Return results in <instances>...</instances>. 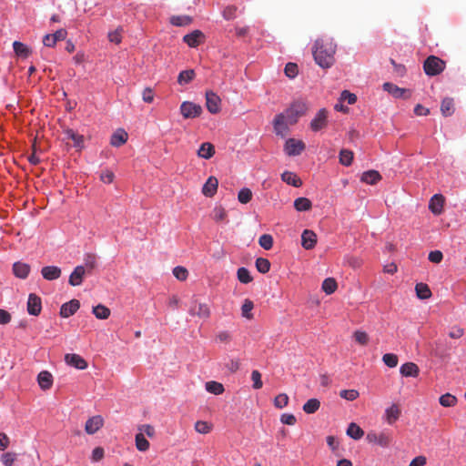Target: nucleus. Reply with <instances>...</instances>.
Returning <instances> with one entry per match:
<instances>
[{
    "mask_svg": "<svg viewBox=\"0 0 466 466\" xmlns=\"http://www.w3.org/2000/svg\"><path fill=\"white\" fill-rule=\"evenodd\" d=\"M337 45L331 38H319L312 46L314 60L321 68H329L335 63Z\"/></svg>",
    "mask_w": 466,
    "mask_h": 466,
    "instance_id": "obj_1",
    "label": "nucleus"
},
{
    "mask_svg": "<svg viewBox=\"0 0 466 466\" xmlns=\"http://www.w3.org/2000/svg\"><path fill=\"white\" fill-rule=\"evenodd\" d=\"M445 68V62L435 56H430L423 63V69L427 76H437Z\"/></svg>",
    "mask_w": 466,
    "mask_h": 466,
    "instance_id": "obj_2",
    "label": "nucleus"
},
{
    "mask_svg": "<svg viewBox=\"0 0 466 466\" xmlns=\"http://www.w3.org/2000/svg\"><path fill=\"white\" fill-rule=\"evenodd\" d=\"M308 107L306 103L302 101L294 102L289 108H288L283 114L288 119V122L290 125H294L297 123L299 116H303Z\"/></svg>",
    "mask_w": 466,
    "mask_h": 466,
    "instance_id": "obj_3",
    "label": "nucleus"
},
{
    "mask_svg": "<svg viewBox=\"0 0 466 466\" xmlns=\"http://www.w3.org/2000/svg\"><path fill=\"white\" fill-rule=\"evenodd\" d=\"M180 112L184 118H195L201 115V106L193 102L185 101L180 106Z\"/></svg>",
    "mask_w": 466,
    "mask_h": 466,
    "instance_id": "obj_4",
    "label": "nucleus"
},
{
    "mask_svg": "<svg viewBox=\"0 0 466 466\" xmlns=\"http://www.w3.org/2000/svg\"><path fill=\"white\" fill-rule=\"evenodd\" d=\"M328 111L321 108L318 111L315 117L310 122V128L314 132H318L327 127Z\"/></svg>",
    "mask_w": 466,
    "mask_h": 466,
    "instance_id": "obj_5",
    "label": "nucleus"
},
{
    "mask_svg": "<svg viewBox=\"0 0 466 466\" xmlns=\"http://www.w3.org/2000/svg\"><path fill=\"white\" fill-rule=\"evenodd\" d=\"M289 125L287 117L283 113L275 116L273 121L274 131L278 136L285 137L289 131Z\"/></svg>",
    "mask_w": 466,
    "mask_h": 466,
    "instance_id": "obj_6",
    "label": "nucleus"
},
{
    "mask_svg": "<svg viewBox=\"0 0 466 466\" xmlns=\"http://www.w3.org/2000/svg\"><path fill=\"white\" fill-rule=\"evenodd\" d=\"M220 104L221 99L216 93L213 91L206 92V106L211 114H218L220 111Z\"/></svg>",
    "mask_w": 466,
    "mask_h": 466,
    "instance_id": "obj_7",
    "label": "nucleus"
},
{
    "mask_svg": "<svg viewBox=\"0 0 466 466\" xmlns=\"http://www.w3.org/2000/svg\"><path fill=\"white\" fill-rule=\"evenodd\" d=\"M67 32L66 29L61 28L56 30L54 34H47L43 38L44 46L47 47H54L58 41H63L66 38Z\"/></svg>",
    "mask_w": 466,
    "mask_h": 466,
    "instance_id": "obj_8",
    "label": "nucleus"
},
{
    "mask_svg": "<svg viewBox=\"0 0 466 466\" xmlns=\"http://www.w3.org/2000/svg\"><path fill=\"white\" fill-rule=\"evenodd\" d=\"M305 149V144L301 140L289 138L285 143V151L289 156H299Z\"/></svg>",
    "mask_w": 466,
    "mask_h": 466,
    "instance_id": "obj_9",
    "label": "nucleus"
},
{
    "mask_svg": "<svg viewBox=\"0 0 466 466\" xmlns=\"http://www.w3.org/2000/svg\"><path fill=\"white\" fill-rule=\"evenodd\" d=\"M27 312L32 316H38L42 310V300L39 296L31 293L27 300Z\"/></svg>",
    "mask_w": 466,
    "mask_h": 466,
    "instance_id": "obj_10",
    "label": "nucleus"
},
{
    "mask_svg": "<svg viewBox=\"0 0 466 466\" xmlns=\"http://www.w3.org/2000/svg\"><path fill=\"white\" fill-rule=\"evenodd\" d=\"M104 425V419L100 415L89 418L85 425V431L87 434H94Z\"/></svg>",
    "mask_w": 466,
    "mask_h": 466,
    "instance_id": "obj_11",
    "label": "nucleus"
},
{
    "mask_svg": "<svg viewBox=\"0 0 466 466\" xmlns=\"http://www.w3.org/2000/svg\"><path fill=\"white\" fill-rule=\"evenodd\" d=\"M65 361L67 365L72 366L78 370H85L87 368V362L78 354H74V353L66 354Z\"/></svg>",
    "mask_w": 466,
    "mask_h": 466,
    "instance_id": "obj_12",
    "label": "nucleus"
},
{
    "mask_svg": "<svg viewBox=\"0 0 466 466\" xmlns=\"http://www.w3.org/2000/svg\"><path fill=\"white\" fill-rule=\"evenodd\" d=\"M87 273L84 266H76L69 276L68 283L73 286H80L84 280V277Z\"/></svg>",
    "mask_w": 466,
    "mask_h": 466,
    "instance_id": "obj_13",
    "label": "nucleus"
},
{
    "mask_svg": "<svg viewBox=\"0 0 466 466\" xmlns=\"http://www.w3.org/2000/svg\"><path fill=\"white\" fill-rule=\"evenodd\" d=\"M189 313L202 319H208L210 316V310L206 303L195 301L189 309Z\"/></svg>",
    "mask_w": 466,
    "mask_h": 466,
    "instance_id": "obj_14",
    "label": "nucleus"
},
{
    "mask_svg": "<svg viewBox=\"0 0 466 466\" xmlns=\"http://www.w3.org/2000/svg\"><path fill=\"white\" fill-rule=\"evenodd\" d=\"M317 244V235L314 231L305 229L301 235V245L305 249H312Z\"/></svg>",
    "mask_w": 466,
    "mask_h": 466,
    "instance_id": "obj_15",
    "label": "nucleus"
},
{
    "mask_svg": "<svg viewBox=\"0 0 466 466\" xmlns=\"http://www.w3.org/2000/svg\"><path fill=\"white\" fill-rule=\"evenodd\" d=\"M62 270L57 266H46L41 269L42 277L48 281L56 280L61 277Z\"/></svg>",
    "mask_w": 466,
    "mask_h": 466,
    "instance_id": "obj_16",
    "label": "nucleus"
},
{
    "mask_svg": "<svg viewBox=\"0 0 466 466\" xmlns=\"http://www.w3.org/2000/svg\"><path fill=\"white\" fill-rule=\"evenodd\" d=\"M383 89L396 98L408 97L410 96V91L404 88H400L392 83H384Z\"/></svg>",
    "mask_w": 466,
    "mask_h": 466,
    "instance_id": "obj_17",
    "label": "nucleus"
},
{
    "mask_svg": "<svg viewBox=\"0 0 466 466\" xmlns=\"http://www.w3.org/2000/svg\"><path fill=\"white\" fill-rule=\"evenodd\" d=\"M80 307V302L77 299H72L69 302H66L60 309V315L63 318H68L74 315Z\"/></svg>",
    "mask_w": 466,
    "mask_h": 466,
    "instance_id": "obj_18",
    "label": "nucleus"
},
{
    "mask_svg": "<svg viewBox=\"0 0 466 466\" xmlns=\"http://www.w3.org/2000/svg\"><path fill=\"white\" fill-rule=\"evenodd\" d=\"M204 34L200 30H195L190 34L184 35L183 40L190 47H197L204 40Z\"/></svg>",
    "mask_w": 466,
    "mask_h": 466,
    "instance_id": "obj_19",
    "label": "nucleus"
},
{
    "mask_svg": "<svg viewBox=\"0 0 466 466\" xmlns=\"http://www.w3.org/2000/svg\"><path fill=\"white\" fill-rule=\"evenodd\" d=\"M218 181L215 177H209L202 187V193L206 197L212 198L218 190Z\"/></svg>",
    "mask_w": 466,
    "mask_h": 466,
    "instance_id": "obj_20",
    "label": "nucleus"
},
{
    "mask_svg": "<svg viewBox=\"0 0 466 466\" xmlns=\"http://www.w3.org/2000/svg\"><path fill=\"white\" fill-rule=\"evenodd\" d=\"M444 204V198L441 194L434 195L429 204V208L435 215H440L442 212Z\"/></svg>",
    "mask_w": 466,
    "mask_h": 466,
    "instance_id": "obj_21",
    "label": "nucleus"
},
{
    "mask_svg": "<svg viewBox=\"0 0 466 466\" xmlns=\"http://www.w3.org/2000/svg\"><path fill=\"white\" fill-rule=\"evenodd\" d=\"M37 382L43 390H47L53 385V376L49 371L43 370L37 375Z\"/></svg>",
    "mask_w": 466,
    "mask_h": 466,
    "instance_id": "obj_22",
    "label": "nucleus"
},
{
    "mask_svg": "<svg viewBox=\"0 0 466 466\" xmlns=\"http://www.w3.org/2000/svg\"><path fill=\"white\" fill-rule=\"evenodd\" d=\"M400 372L404 377L416 378L420 374V369L418 365L415 364L414 362H406L403 365H401Z\"/></svg>",
    "mask_w": 466,
    "mask_h": 466,
    "instance_id": "obj_23",
    "label": "nucleus"
},
{
    "mask_svg": "<svg viewBox=\"0 0 466 466\" xmlns=\"http://www.w3.org/2000/svg\"><path fill=\"white\" fill-rule=\"evenodd\" d=\"M367 440L370 442H377L381 447H388L390 443V437L384 432L380 434L369 433L367 435Z\"/></svg>",
    "mask_w": 466,
    "mask_h": 466,
    "instance_id": "obj_24",
    "label": "nucleus"
},
{
    "mask_svg": "<svg viewBox=\"0 0 466 466\" xmlns=\"http://www.w3.org/2000/svg\"><path fill=\"white\" fill-rule=\"evenodd\" d=\"M128 138L127 133L124 129H117L111 137L110 144L113 147H118L124 145Z\"/></svg>",
    "mask_w": 466,
    "mask_h": 466,
    "instance_id": "obj_25",
    "label": "nucleus"
},
{
    "mask_svg": "<svg viewBox=\"0 0 466 466\" xmlns=\"http://www.w3.org/2000/svg\"><path fill=\"white\" fill-rule=\"evenodd\" d=\"M65 135L66 139H70L74 143V147L79 149L84 147V137L73 129L67 128L65 130Z\"/></svg>",
    "mask_w": 466,
    "mask_h": 466,
    "instance_id": "obj_26",
    "label": "nucleus"
},
{
    "mask_svg": "<svg viewBox=\"0 0 466 466\" xmlns=\"http://www.w3.org/2000/svg\"><path fill=\"white\" fill-rule=\"evenodd\" d=\"M400 409L398 405L392 404L390 407L386 409L385 410V419L386 421L392 425L400 416Z\"/></svg>",
    "mask_w": 466,
    "mask_h": 466,
    "instance_id": "obj_27",
    "label": "nucleus"
},
{
    "mask_svg": "<svg viewBox=\"0 0 466 466\" xmlns=\"http://www.w3.org/2000/svg\"><path fill=\"white\" fill-rule=\"evenodd\" d=\"M215 154V147L209 142L202 143L198 150V156L204 159L211 158Z\"/></svg>",
    "mask_w": 466,
    "mask_h": 466,
    "instance_id": "obj_28",
    "label": "nucleus"
},
{
    "mask_svg": "<svg viewBox=\"0 0 466 466\" xmlns=\"http://www.w3.org/2000/svg\"><path fill=\"white\" fill-rule=\"evenodd\" d=\"M13 272L15 277L19 279H25L30 272V266L26 263L15 262L13 265Z\"/></svg>",
    "mask_w": 466,
    "mask_h": 466,
    "instance_id": "obj_29",
    "label": "nucleus"
},
{
    "mask_svg": "<svg viewBox=\"0 0 466 466\" xmlns=\"http://www.w3.org/2000/svg\"><path fill=\"white\" fill-rule=\"evenodd\" d=\"M281 179L289 185L299 187L302 185L301 179L293 172L285 171L281 174Z\"/></svg>",
    "mask_w": 466,
    "mask_h": 466,
    "instance_id": "obj_30",
    "label": "nucleus"
},
{
    "mask_svg": "<svg viewBox=\"0 0 466 466\" xmlns=\"http://www.w3.org/2000/svg\"><path fill=\"white\" fill-rule=\"evenodd\" d=\"M361 181L370 185H375L381 179L380 174L376 170H369L361 175Z\"/></svg>",
    "mask_w": 466,
    "mask_h": 466,
    "instance_id": "obj_31",
    "label": "nucleus"
},
{
    "mask_svg": "<svg viewBox=\"0 0 466 466\" xmlns=\"http://www.w3.org/2000/svg\"><path fill=\"white\" fill-rule=\"evenodd\" d=\"M13 47L15 55L23 58L28 57L31 54L30 48L22 42L15 41L13 43Z\"/></svg>",
    "mask_w": 466,
    "mask_h": 466,
    "instance_id": "obj_32",
    "label": "nucleus"
},
{
    "mask_svg": "<svg viewBox=\"0 0 466 466\" xmlns=\"http://www.w3.org/2000/svg\"><path fill=\"white\" fill-rule=\"evenodd\" d=\"M196 76L193 69L183 70L177 76V83L181 86L187 85L191 82Z\"/></svg>",
    "mask_w": 466,
    "mask_h": 466,
    "instance_id": "obj_33",
    "label": "nucleus"
},
{
    "mask_svg": "<svg viewBox=\"0 0 466 466\" xmlns=\"http://www.w3.org/2000/svg\"><path fill=\"white\" fill-rule=\"evenodd\" d=\"M441 112L444 116H451L454 112L453 99L446 97L441 101Z\"/></svg>",
    "mask_w": 466,
    "mask_h": 466,
    "instance_id": "obj_34",
    "label": "nucleus"
},
{
    "mask_svg": "<svg viewBox=\"0 0 466 466\" xmlns=\"http://www.w3.org/2000/svg\"><path fill=\"white\" fill-rule=\"evenodd\" d=\"M347 434L354 440H360L363 437L364 431L356 423L351 422L348 427Z\"/></svg>",
    "mask_w": 466,
    "mask_h": 466,
    "instance_id": "obj_35",
    "label": "nucleus"
},
{
    "mask_svg": "<svg viewBox=\"0 0 466 466\" xmlns=\"http://www.w3.org/2000/svg\"><path fill=\"white\" fill-rule=\"evenodd\" d=\"M416 294L419 299H426L431 296V291L427 284L418 283L415 286Z\"/></svg>",
    "mask_w": 466,
    "mask_h": 466,
    "instance_id": "obj_36",
    "label": "nucleus"
},
{
    "mask_svg": "<svg viewBox=\"0 0 466 466\" xmlns=\"http://www.w3.org/2000/svg\"><path fill=\"white\" fill-rule=\"evenodd\" d=\"M311 201L307 198H298L294 201V208L298 211H308L311 208Z\"/></svg>",
    "mask_w": 466,
    "mask_h": 466,
    "instance_id": "obj_37",
    "label": "nucleus"
},
{
    "mask_svg": "<svg viewBox=\"0 0 466 466\" xmlns=\"http://www.w3.org/2000/svg\"><path fill=\"white\" fill-rule=\"evenodd\" d=\"M93 314L98 319H106L110 316V309L107 307L99 304L93 308Z\"/></svg>",
    "mask_w": 466,
    "mask_h": 466,
    "instance_id": "obj_38",
    "label": "nucleus"
},
{
    "mask_svg": "<svg viewBox=\"0 0 466 466\" xmlns=\"http://www.w3.org/2000/svg\"><path fill=\"white\" fill-rule=\"evenodd\" d=\"M320 407V402L318 399H309L304 405L303 410L308 414L315 413Z\"/></svg>",
    "mask_w": 466,
    "mask_h": 466,
    "instance_id": "obj_39",
    "label": "nucleus"
},
{
    "mask_svg": "<svg viewBox=\"0 0 466 466\" xmlns=\"http://www.w3.org/2000/svg\"><path fill=\"white\" fill-rule=\"evenodd\" d=\"M206 390L215 395H220L224 392V386L220 382L208 381L206 383Z\"/></svg>",
    "mask_w": 466,
    "mask_h": 466,
    "instance_id": "obj_40",
    "label": "nucleus"
},
{
    "mask_svg": "<svg viewBox=\"0 0 466 466\" xmlns=\"http://www.w3.org/2000/svg\"><path fill=\"white\" fill-rule=\"evenodd\" d=\"M227 216H228V214H227L226 209L221 206L215 207L211 212V218L216 222L224 221L227 218Z\"/></svg>",
    "mask_w": 466,
    "mask_h": 466,
    "instance_id": "obj_41",
    "label": "nucleus"
},
{
    "mask_svg": "<svg viewBox=\"0 0 466 466\" xmlns=\"http://www.w3.org/2000/svg\"><path fill=\"white\" fill-rule=\"evenodd\" d=\"M339 157L341 165L349 167L353 160V152L349 149H341Z\"/></svg>",
    "mask_w": 466,
    "mask_h": 466,
    "instance_id": "obj_42",
    "label": "nucleus"
},
{
    "mask_svg": "<svg viewBox=\"0 0 466 466\" xmlns=\"http://www.w3.org/2000/svg\"><path fill=\"white\" fill-rule=\"evenodd\" d=\"M97 261L95 254H86L85 257V268L87 274H90L96 268Z\"/></svg>",
    "mask_w": 466,
    "mask_h": 466,
    "instance_id": "obj_43",
    "label": "nucleus"
},
{
    "mask_svg": "<svg viewBox=\"0 0 466 466\" xmlns=\"http://www.w3.org/2000/svg\"><path fill=\"white\" fill-rule=\"evenodd\" d=\"M256 268L258 272L266 274L270 269V262L268 259L264 258H258L255 262Z\"/></svg>",
    "mask_w": 466,
    "mask_h": 466,
    "instance_id": "obj_44",
    "label": "nucleus"
},
{
    "mask_svg": "<svg viewBox=\"0 0 466 466\" xmlns=\"http://www.w3.org/2000/svg\"><path fill=\"white\" fill-rule=\"evenodd\" d=\"M213 425L205 420H198L195 423V431L200 434H208L212 431Z\"/></svg>",
    "mask_w": 466,
    "mask_h": 466,
    "instance_id": "obj_45",
    "label": "nucleus"
},
{
    "mask_svg": "<svg viewBox=\"0 0 466 466\" xmlns=\"http://www.w3.org/2000/svg\"><path fill=\"white\" fill-rule=\"evenodd\" d=\"M337 287H338L337 282L332 278H328V279H324V281L322 283V290L328 295L335 292V290L337 289Z\"/></svg>",
    "mask_w": 466,
    "mask_h": 466,
    "instance_id": "obj_46",
    "label": "nucleus"
},
{
    "mask_svg": "<svg viewBox=\"0 0 466 466\" xmlns=\"http://www.w3.org/2000/svg\"><path fill=\"white\" fill-rule=\"evenodd\" d=\"M136 447L140 451H146L149 449V442L143 433H137L136 435Z\"/></svg>",
    "mask_w": 466,
    "mask_h": 466,
    "instance_id": "obj_47",
    "label": "nucleus"
},
{
    "mask_svg": "<svg viewBox=\"0 0 466 466\" xmlns=\"http://www.w3.org/2000/svg\"><path fill=\"white\" fill-rule=\"evenodd\" d=\"M238 279L239 282L248 284L253 280L250 272L246 268H239L237 272Z\"/></svg>",
    "mask_w": 466,
    "mask_h": 466,
    "instance_id": "obj_48",
    "label": "nucleus"
},
{
    "mask_svg": "<svg viewBox=\"0 0 466 466\" xmlns=\"http://www.w3.org/2000/svg\"><path fill=\"white\" fill-rule=\"evenodd\" d=\"M273 238L269 234H263L258 238V244L266 250H269L273 247Z\"/></svg>",
    "mask_w": 466,
    "mask_h": 466,
    "instance_id": "obj_49",
    "label": "nucleus"
},
{
    "mask_svg": "<svg viewBox=\"0 0 466 466\" xmlns=\"http://www.w3.org/2000/svg\"><path fill=\"white\" fill-rule=\"evenodd\" d=\"M254 308V304L250 299H245L242 307H241V314L244 318L248 319H251L253 318V315L251 313V310Z\"/></svg>",
    "mask_w": 466,
    "mask_h": 466,
    "instance_id": "obj_50",
    "label": "nucleus"
},
{
    "mask_svg": "<svg viewBox=\"0 0 466 466\" xmlns=\"http://www.w3.org/2000/svg\"><path fill=\"white\" fill-rule=\"evenodd\" d=\"M439 400L440 404L443 407H453L457 402L456 397L450 393L441 395Z\"/></svg>",
    "mask_w": 466,
    "mask_h": 466,
    "instance_id": "obj_51",
    "label": "nucleus"
},
{
    "mask_svg": "<svg viewBox=\"0 0 466 466\" xmlns=\"http://www.w3.org/2000/svg\"><path fill=\"white\" fill-rule=\"evenodd\" d=\"M170 22L176 26H184L191 23V18L187 15L172 16Z\"/></svg>",
    "mask_w": 466,
    "mask_h": 466,
    "instance_id": "obj_52",
    "label": "nucleus"
},
{
    "mask_svg": "<svg viewBox=\"0 0 466 466\" xmlns=\"http://www.w3.org/2000/svg\"><path fill=\"white\" fill-rule=\"evenodd\" d=\"M252 198V192L249 188L244 187L239 190L238 199L241 204L248 203Z\"/></svg>",
    "mask_w": 466,
    "mask_h": 466,
    "instance_id": "obj_53",
    "label": "nucleus"
},
{
    "mask_svg": "<svg viewBox=\"0 0 466 466\" xmlns=\"http://www.w3.org/2000/svg\"><path fill=\"white\" fill-rule=\"evenodd\" d=\"M382 360L389 368H394L398 365V356L393 353H386L382 357Z\"/></svg>",
    "mask_w": 466,
    "mask_h": 466,
    "instance_id": "obj_54",
    "label": "nucleus"
},
{
    "mask_svg": "<svg viewBox=\"0 0 466 466\" xmlns=\"http://www.w3.org/2000/svg\"><path fill=\"white\" fill-rule=\"evenodd\" d=\"M289 403V396L285 393H280L275 397L274 405L278 409H283Z\"/></svg>",
    "mask_w": 466,
    "mask_h": 466,
    "instance_id": "obj_55",
    "label": "nucleus"
},
{
    "mask_svg": "<svg viewBox=\"0 0 466 466\" xmlns=\"http://www.w3.org/2000/svg\"><path fill=\"white\" fill-rule=\"evenodd\" d=\"M284 72L288 77L294 78L299 73V68H298L297 64L288 63L285 66Z\"/></svg>",
    "mask_w": 466,
    "mask_h": 466,
    "instance_id": "obj_56",
    "label": "nucleus"
},
{
    "mask_svg": "<svg viewBox=\"0 0 466 466\" xmlns=\"http://www.w3.org/2000/svg\"><path fill=\"white\" fill-rule=\"evenodd\" d=\"M216 340L220 343L228 344L232 340V335L228 330H221L217 334Z\"/></svg>",
    "mask_w": 466,
    "mask_h": 466,
    "instance_id": "obj_57",
    "label": "nucleus"
},
{
    "mask_svg": "<svg viewBox=\"0 0 466 466\" xmlns=\"http://www.w3.org/2000/svg\"><path fill=\"white\" fill-rule=\"evenodd\" d=\"M354 339L359 344H360L362 346H365L369 343V335L365 331H360V330L355 331Z\"/></svg>",
    "mask_w": 466,
    "mask_h": 466,
    "instance_id": "obj_58",
    "label": "nucleus"
},
{
    "mask_svg": "<svg viewBox=\"0 0 466 466\" xmlns=\"http://www.w3.org/2000/svg\"><path fill=\"white\" fill-rule=\"evenodd\" d=\"M16 460V454L14 452H5L1 456V461L5 466H12Z\"/></svg>",
    "mask_w": 466,
    "mask_h": 466,
    "instance_id": "obj_59",
    "label": "nucleus"
},
{
    "mask_svg": "<svg viewBox=\"0 0 466 466\" xmlns=\"http://www.w3.org/2000/svg\"><path fill=\"white\" fill-rule=\"evenodd\" d=\"M339 396L348 400H354L359 397V391L356 390H343L339 392Z\"/></svg>",
    "mask_w": 466,
    "mask_h": 466,
    "instance_id": "obj_60",
    "label": "nucleus"
},
{
    "mask_svg": "<svg viewBox=\"0 0 466 466\" xmlns=\"http://www.w3.org/2000/svg\"><path fill=\"white\" fill-rule=\"evenodd\" d=\"M173 274L178 280H185L187 278L188 272L184 267L177 266L174 268Z\"/></svg>",
    "mask_w": 466,
    "mask_h": 466,
    "instance_id": "obj_61",
    "label": "nucleus"
},
{
    "mask_svg": "<svg viewBox=\"0 0 466 466\" xmlns=\"http://www.w3.org/2000/svg\"><path fill=\"white\" fill-rule=\"evenodd\" d=\"M251 380L253 381V388L256 390L261 389L263 386L261 380V374L258 370H253L251 373Z\"/></svg>",
    "mask_w": 466,
    "mask_h": 466,
    "instance_id": "obj_62",
    "label": "nucleus"
},
{
    "mask_svg": "<svg viewBox=\"0 0 466 466\" xmlns=\"http://www.w3.org/2000/svg\"><path fill=\"white\" fill-rule=\"evenodd\" d=\"M237 7L235 5H228L223 10V17L226 20H232L236 17Z\"/></svg>",
    "mask_w": 466,
    "mask_h": 466,
    "instance_id": "obj_63",
    "label": "nucleus"
},
{
    "mask_svg": "<svg viewBox=\"0 0 466 466\" xmlns=\"http://www.w3.org/2000/svg\"><path fill=\"white\" fill-rule=\"evenodd\" d=\"M340 100L347 101L348 104L353 105L357 101V96L350 91L344 90L340 95Z\"/></svg>",
    "mask_w": 466,
    "mask_h": 466,
    "instance_id": "obj_64",
    "label": "nucleus"
}]
</instances>
